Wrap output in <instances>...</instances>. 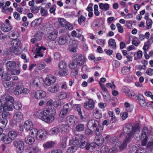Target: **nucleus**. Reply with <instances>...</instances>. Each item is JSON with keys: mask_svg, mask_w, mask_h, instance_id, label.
Masks as SVG:
<instances>
[{"mask_svg": "<svg viewBox=\"0 0 153 153\" xmlns=\"http://www.w3.org/2000/svg\"><path fill=\"white\" fill-rule=\"evenodd\" d=\"M71 145L73 146L69 147L67 150L66 152L67 153H74L77 150V147L76 145H73L71 143H70Z\"/></svg>", "mask_w": 153, "mask_h": 153, "instance_id": "nucleus-28", "label": "nucleus"}, {"mask_svg": "<svg viewBox=\"0 0 153 153\" xmlns=\"http://www.w3.org/2000/svg\"><path fill=\"white\" fill-rule=\"evenodd\" d=\"M23 115L19 111L16 112L14 116V120L16 123L20 122L23 120Z\"/></svg>", "mask_w": 153, "mask_h": 153, "instance_id": "nucleus-6", "label": "nucleus"}, {"mask_svg": "<svg viewBox=\"0 0 153 153\" xmlns=\"http://www.w3.org/2000/svg\"><path fill=\"white\" fill-rule=\"evenodd\" d=\"M8 135L13 140L16 138L17 136V133L16 131L11 130L9 132Z\"/></svg>", "mask_w": 153, "mask_h": 153, "instance_id": "nucleus-30", "label": "nucleus"}, {"mask_svg": "<svg viewBox=\"0 0 153 153\" xmlns=\"http://www.w3.org/2000/svg\"><path fill=\"white\" fill-rule=\"evenodd\" d=\"M78 65L76 60L74 59L69 65V67L71 69H74L76 68Z\"/></svg>", "mask_w": 153, "mask_h": 153, "instance_id": "nucleus-47", "label": "nucleus"}, {"mask_svg": "<svg viewBox=\"0 0 153 153\" xmlns=\"http://www.w3.org/2000/svg\"><path fill=\"white\" fill-rule=\"evenodd\" d=\"M137 100L140 105L143 107H145L147 105V103L145 99L141 94H139L138 95Z\"/></svg>", "mask_w": 153, "mask_h": 153, "instance_id": "nucleus-9", "label": "nucleus"}, {"mask_svg": "<svg viewBox=\"0 0 153 153\" xmlns=\"http://www.w3.org/2000/svg\"><path fill=\"white\" fill-rule=\"evenodd\" d=\"M57 33L52 32L49 34L48 36L49 39L51 41H54L57 37Z\"/></svg>", "mask_w": 153, "mask_h": 153, "instance_id": "nucleus-36", "label": "nucleus"}, {"mask_svg": "<svg viewBox=\"0 0 153 153\" xmlns=\"http://www.w3.org/2000/svg\"><path fill=\"white\" fill-rule=\"evenodd\" d=\"M88 125L90 127L94 129L101 125L97 120L94 119L89 120L88 122Z\"/></svg>", "mask_w": 153, "mask_h": 153, "instance_id": "nucleus-7", "label": "nucleus"}, {"mask_svg": "<svg viewBox=\"0 0 153 153\" xmlns=\"http://www.w3.org/2000/svg\"><path fill=\"white\" fill-rule=\"evenodd\" d=\"M108 115L111 117V120L112 122H114L116 121V117L113 111H109Z\"/></svg>", "mask_w": 153, "mask_h": 153, "instance_id": "nucleus-53", "label": "nucleus"}, {"mask_svg": "<svg viewBox=\"0 0 153 153\" xmlns=\"http://www.w3.org/2000/svg\"><path fill=\"white\" fill-rule=\"evenodd\" d=\"M67 97V94L66 93L62 92L59 93L58 97L60 100L65 99Z\"/></svg>", "mask_w": 153, "mask_h": 153, "instance_id": "nucleus-43", "label": "nucleus"}, {"mask_svg": "<svg viewBox=\"0 0 153 153\" xmlns=\"http://www.w3.org/2000/svg\"><path fill=\"white\" fill-rule=\"evenodd\" d=\"M23 86L22 85H17L14 91V93L16 95H19L22 93Z\"/></svg>", "mask_w": 153, "mask_h": 153, "instance_id": "nucleus-24", "label": "nucleus"}, {"mask_svg": "<svg viewBox=\"0 0 153 153\" xmlns=\"http://www.w3.org/2000/svg\"><path fill=\"white\" fill-rule=\"evenodd\" d=\"M74 59L76 60L78 66H81L84 64L86 60V58L83 55H79Z\"/></svg>", "mask_w": 153, "mask_h": 153, "instance_id": "nucleus-12", "label": "nucleus"}, {"mask_svg": "<svg viewBox=\"0 0 153 153\" xmlns=\"http://www.w3.org/2000/svg\"><path fill=\"white\" fill-rule=\"evenodd\" d=\"M42 49L45 50H46V48L45 47H41L39 48L38 49L36 54L34 56L35 58H37L38 56L42 57L43 56V55L42 53Z\"/></svg>", "mask_w": 153, "mask_h": 153, "instance_id": "nucleus-27", "label": "nucleus"}, {"mask_svg": "<svg viewBox=\"0 0 153 153\" xmlns=\"http://www.w3.org/2000/svg\"><path fill=\"white\" fill-rule=\"evenodd\" d=\"M93 114L94 117L97 119H100L102 116V114L97 109H95L93 111Z\"/></svg>", "mask_w": 153, "mask_h": 153, "instance_id": "nucleus-34", "label": "nucleus"}, {"mask_svg": "<svg viewBox=\"0 0 153 153\" xmlns=\"http://www.w3.org/2000/svg\"><path fill=\"white\" fill-rule=\"evenodd\" d=\"M60 129L62 131L67 132L69 131V126L66 124H64L61 125Z\"/></svg>", "mask_w": 153, "mask_h": 153, "instance_id": "nucleus-40", "label": "nucleus"}, {"mask_svg": "<svg viewBox=\"0 0 153 153\" xmlns=\"http://www.w3.org/2000/svg\"><path fill=\"white\" fill-rule=\"evenodd\" d=\"M40 79H42L41 78L39 77H36L33 82V83L34 86L36 87H38L40 86L41 85Z\"/></svg>", "mask_w": 153, "mask_h": 153, "instance_id": "nucleus-31", "label": "nucleus"}, {"mask_svg": "<svg viewBox=\"0 0 153 153\" xmlns=\"http://www.w3.org/2000/svg\"><path fill=\"white\" fill-rule=\"evenodd\" d=\"M99 7L100 9L106 11L109 9V4L107 3H101L99 4Z\"/></svg>", "mask_w": 153, "mask_h": 153, "instance_id": "nucleus-39", "label": "nucleus"}, {"mask_svg": "<svg viewBox=\"0 0 153 153\" xmlns=\"http://www.w3.org/2000/svg\"><path fill=\"white\" fill-rule=\"evenodd\" d=\"M33 124L30 120L26 121L24 125V127L27 131L30 130L33 127Z\"/></svg>", "mask_w": 153, "mask_h": 153, "instance_id": "nucleus-25", "label": "nucleus"}, {"mask_svg": "<svg viewBox=\"0 0 153 153\" xmlns=\"http://www.w3.org/2000/svg\"><path fill=\"white\" fill-rule=\"evenodd\" d=\"M18 48H10L9 51L11 53H13L16 54H18L20 53V51H19Z\"/></svg>", "mask_w": 153, "mask_h": 153, "instance_id": "nucleus-55", "label": "nucleus"}, {"mask_svg": "<svg viewBox=\"0 0 153 153\" xmlns=\"http://www.w3.org/2000/svg\"><path fill=\"white\" fill-rule=\"evenodd\" d=\"M55 144V141H51L43 144V146L45 148L49 149L52 148Z\"/></svg>", "mask_w": 153, "mask_h": 153, "instance_id": "nucleus-26", "label": "nucleus"}, {"mask_svg": "<svg viewBox=\"0 0 153 153\" xmlns=\"http://www.w3.org/2000/svg\"><path fill=\"white\" fill-rule=\"evenodd\" d=\"M13 103L10 104L9 102H6L3 105V110L5 111H12L13 109Z\"/></svg>", "mask_w": 153, "mask_h": 153, "instance_id": "nucleus-20", "label": "nucleus"}, {"mask_svg": "<svg viewBox=\"0 0 153 153\" xmlns=\"http://www.w3.org/2000/svg\"><path fill=\"white\" fill-rule=\"evenodd\" d=\"M14 85V82H5L3 83V85L5 88H10L12 87Z\"/></svg>", "mask_w": 153, "mask_h": 153, "instance_id": "nucleus-52", "label": "nucleus"}, {"mask_svg": "<svg viewBox=\"0 0 153 153\" xmlns=\"http://www.w3.org/2000/svg\"><path fill=\"white\" fill-rule=\"evenodd\" d=\"M7 120L6 119L3 120L0 119V128H4L6 126Z\"/></svg>", "mask_w": 153, "mask_h": 153, "instance_id": "nucleus-51", "label": "nucleus"}, {"mask_svg": "<svg viewBox=\"0 0 153 153\" xmlns=\"http://www.w3.org/2000/svg\"><path fill=\"white\" fill-rule=\"evenodd\" d=\"M108 151V147L106 146L103 145L101 148L100 151L101 153H106Z\"/></svg>", "mask_w": 153, "mask_h": 153, "instance_id": "nucleus-63", "label": "nucleus"}, {"mask_svg": "<svg viewBox=\"0 0 153 153\" xmlns=\"http://www.w3.org/2000/svg\"><path fill=\"white\" fill-rule=\"evenodd\" d=\"M59 66L61 70L66 68L67 67L66 63L63 61H61L59 62Z\"/></svg>", "mask_w": 153, "mask_h": 153, "instance_id": "nucleus-58", "label": "nucleus"}, {"mask_svg": "<svg viewBox=\"0 0 153 153\" xmlns=\"http://www.w3.org/2000/svg\"><path fill=\"white\" fill-rule=\"evenodd\" d=\"M59 132V129L56 127H54L51 129L49 131V134L54 135L56 134Z\"/></svg>", "mask_w": 153, "mask_h": 153, "instance_id": "nucleus-46", "label": "nucleus"}, {"mask_svg": "<svg viewBox=\"0 0 153 153\" xmlns=\"http://www.w3.org/2000/svg\"><path fill=\"white\" fill-rule=\"evenodd\" d=\"M17 37V36H16ZM21 42L19 40L17 39L16 38L15 39H13L11 42V44L12 46L11 48H18Z\"/></svg>", "mask_w": 153, "mask_h": 153, "instance_id": "nucleus-22", "label": "nucleus"}, {"mask_svg": "<svg viewBox=\"0 0 153 153\" xmlns=\"http://www.w3.org/2000/svg\"><path fill=\"white\" fill-rule=\"evenodd\" d=\"M127 146L126 143L123 141L120 142L119 141L118 142H117L115 145V146L117 147V149L118 147L119 150L120 151H122L126 149Z\"/></svg>", "mask_w": 153, "mask_h": 153, "instance_id": "nucleus-14", "label": "nucleus"}, {"mask_svg": "<svg viewBox=\"0 0 153 153\" xmlns=\"http://www.w3.org/2000/svg\"><path fill=\"white\" fill-rule=\"evenodd\" d=\"M120 115L122 119L123 120H125L128 116V113L127 112H121L120 113Z\"/></svg>", "mask_w": 153, "mask_h": 153, "instance_id": "nucleus-64", "label": "nucleus"}, {"mask_svg": "<svg viewBox=\"0 0 153 153\" xmlns=\"http://www.w3.org/2000/svg\"><path fill=\"white\" fill-rule=\"evenodd\" d=\"M69 109L70 108L68 104H67L63 106V109L61 111L59 114V117L62 118L65 117L66 116L67 114Z\"/></svg>", "mask_w": 153, "mask_h": 153, "instance_id": "nucleus-8", "label": "nucleus"}, {"mask_svg": "<svg viewBox=\"0 0 153 153\" xmlns=\"http://www.w3.org/2000/svg\"><path fill=\"white\" fill-rule=\"evenodd\" d=\"M133 135H127L123 141L126 143L127 145L131 141Z\"/></svg>", "mask_w": 153, "mask_h": 153, "instance_id": "nucleus-56", "label": "nucleus"}, {"mask_svg": "<svg viewBox=\"0 0 153 153\" xmlns=\"http://www.w3.org/2000/svg\"><path fill=\"white\" fill-rule=\"evenodd\" d=\"M94 129L95 130L94 131L95 134L97 136H99L102 133L103 130V128L100 125Z\"/></svg>", "mask_w": 153, "mask_h": 153, "instance_id": "nucleus-32", "label": "nucleus"}, {"mask_svg": "<svg viewBox=\"0 0 153 153\" xmlns=\"http://www.w3.org/2000/svg\"><path fill=\"white\" fill-rule=\"evenodd\" d=\"M74 117L73 115H70L66 117V121L68 123L73 124L74 123Z\"/></svg>", "mask_w": 153, "mask_h": 153, "instance_id": "nucleus-50", "label": "nucleus"}, {"mask_svg": "<svg viewBox=\"0 0 153 153\" xmlns=\"http://www.w3.org/2000/svg\"><path fill=\"white\" fill-rule=\"evenodd\" d=\"M106 86L107 88H110L112 90L115 89L116 88V86L113 82L112 83H108L106 84Z\"/></svg>", "mask_w": 153, "mask_h": 153, "instance_id": "nucleus-61", "label": "nucleus"}, {"mask_svg": "<svg viewBox=\"0 0 153 153\" xmlns=\"http://www.w3.org/2000/svg\"><path fill=\"white\" fill-rule=\"evenodd\" d=\"M59 73L61 76H64L68 74V72L67 69L65 68L60 70L59 72Z\"/></svg>", "mask_w": 153, "mask_h": 153, "instance_id": "nucleus-60", "label": "nucleus"}, {"mask_svg": "<svg viewBox=\"0 0 153 153\" xmlns=\"http://www.w3.org/2000/svg\"><path fill=\"white\" fill-rule=\"evenodd\" d=\"M151 133V131L148 128L144 127L142 130L140 136L148 137L149 134Z\"/></svg>", "mask_w": 153, "mask_h": 153, "instance_id": "nucleus-19", "label": "nucleus"}, {"mask_svg": "<svg viewBox=\"0 0 153 153\" xmlns=\"http://www.w3.org/2000/svg\"><path fill=\"white\" fill-rule=\"evenodd\" d=\"M119 141L117 138L114 136L111 137L110 138V140H108V143H110L111 144H114L117 143V142Z\"/></svg>", "mask_w": 153, "mask_h": 153, "instance_id": "nucleus-45", "label": "nucleus"}, {"mask_svg": "<svg viewBox=\"0 0 153 153\" xmlns=\"http://www.w3.org/2000/svg\"><path fill=\"white\" fill-rule=\"evenodd\" d=\"M13 145L16 148L17 153H22L24 151L25 145L24 142L21 140H16L13 141Z\"/></svg>", "mask_w": 153, "mask_h": 153, "instance_id": "nucleus-4", "label": "nucleus"}, {"mask_svg": "<svg viewBox=\"0 0 153 153\" xmlns=\"http://www.w3.org/2000/svg\"><path fill=\"white\" fill-rule=\"evenodd\" d=\"M108 44L111 46L113 49L115 48L116 47V45L115 41L114 39H111L108 41Z\"/></svg>", "mask_w": 153, "mask_h": 153, "instance_id": "nucleus-42", "label": "nucleus"}, {"mask_svg": "<svg viewBox=\"0 0 153 153\" xmlns=\"http://www.w3.org/2000/svg\"><path fill=\"white\" fill-rule=\"evenodd\" d=\"M130 69V68L128 67V66H124L122 68V73L123 74L126 75L127 73L129 71Z\"/></svg>", "mask_w": 153, "mask_h": 153, "instance_id": "nucleus-57", "label": "nucleus"}, {"mask_svg": "<svg viewBox=\"0 0 153 153\" xmlns=\"http://www.w3.org/2000/svg\"><path fill=\"white\" fill-rule=\"evenodd\" d=\"M122 91L123 92L125 93L126 95L129 97H131L132 96H134L135 95L134 93L131 92L130 90L125 86L123 87Z\"/></svg>", "mask_w": 153, "mask_h": 153, "instance_id": "nucleus-15", "label": "nucleus"}, {"mask_svg": "<svg viewBox=\"0 0 153 153\" xmlns=\"http://www.w3.org/2000/svg\"><path fill=\"white\" fill-rule=\"evenodd\" d=\"M56 81V78L52 75H49L45 78V83L47 85L50 86L54 83Z\"/></svg>", "mask_w": 153, "mask_h": 153, "instance_id": "nucleus-5", "label": "nucleus"}, {"mask_svg": "<svg viewBox=\"0 0 153 153\" xmlns=\"http://www.w3.org/2000/svg\"><path fill=\"white\" fill-rule=\"evenodd\" d=\"M123 131L124 133L128 135H134L135 138L134 136L140 132L139 126L138 124H136L134 126L130 123L128 124L124 127Z\"/></svg>", "mask_w": 153, "mask_h": 153, "instance_id": "nucleus-2", "label": "nucleus"}, {"mask_svg": "<svg viewBox=\"0 0 153 153\" xmlns=\"http://www.w3.org/2000/svg\"><path fill=\"white\" fill-rule=\"evenodd\" d=\"M38 132L39 131H38L36 129L33 128L31 129L30 133L32 135L34 136V135H35L36 136H37Z\"/></svg>", "mask_w": 153, "mask_h": 153, "instance_id": "nucleus-59", "label": "nucleus"}, {"mask_svg": "<svg viewBox=\"0 0 153 153\" xmlns=\"http://www.w3.org/2000/svg\"><path fill=\"white\" fill-rule=\"evenodd\" d=\"M94 102L93 100L91 99L88 100V101L85 102L84 104V107L88 109H93L94 107Z\"/></svg>", "mask_w": 153, "mask_h": 153, "instance_id": "nucleus-10", "label": "nucleus"}, {"mask_svg": "<svg viewBox=\"0 0 153 153\" xmlns=\"http://www.w3.org/2000/svg\"><path fill=\"white\" fill-rule=\"evenodd\" d=\"M6 66L7 70L9 71L12 70L13 68H16V63L14 61H8L6 64Z\"/></svg>", "mask_w": 153, "mask_h": 153, "instance_id": "nucleus-13", "label": "nucleus"}, {"mask_svg": "<svg viewBox=\"0 0 153 153\" xmlns=\"http://www.w3.org/2000/svg\"><path fill=\"white\" fill-rule=\"evenodd\" d=\"M56 113V111L55 108H53L51 109H47L43 111V113H40L42 115L41 119L42 120L47 123L52 122L55 119L54 115Z\"/></svg>", "mask_w": 153, "mask_h": 153, "instance_id": "nucleus-1", "label": "nucleus"}, {"mask_svg": "<svg viewBox=\"0 0 153 153\" xmlns=\"http://www.w3.org/2000/svg\"><path fill=\"white\" fill-rule=\"evenodd\" d=\"M35 37L38 41H39L41 40L42 37V33L41 32H38L36 33L34 35Z\"/></svg>", "mask_w": 153, "mask_h": 153, "instance_id": "nucleus-44", "label": "nucleus"}, {"mask_svg": "<svg viewBox=\"0 0 153 153\" xmlns=\"http://www.w3.org/2000/svg\"><path fill=\"white\" fill-rule=\"evenodd\" d=\"M62 105V102L60 100H56L53 102V105L55 108H59Z\"/></svg>", "mask_w": 153, "mask_h": 153, "instance_id": "nucleus-38", "label": "nucleus"}, {"mask_svg": "<svg viewBox=\"0 0 153 153\" xmlns=\"http://www.w3.org/2000/svg\"><path fill=\"white\" fill-rule=\"evenodd\" d=\"M46 95V92L42 90H38L36 92L34 97L37 99H40L45 97Z\"/></svg>", "mask_w": 153, "mask_h": 153, "instance_id": "nucleus-11", "label": "nucleus"}, {"mask_svg": "<svg viewBox=\"0 0 153 153\" xmlns=\"http://www.w3.org/2000/svg\"><path fill=\"white\" fill-rule=\"evenodd\" d=\"M151 136L153 140L148 143L146 146L148 149H151L153 147V135Z\"/></svg>", "mask_w": 153, "mask_h": 153, "instance_id": "nucleus-62", "label": "nucleus"}, {"mask_svg": "<svg viewBox=\"0 0 153 153\" xmlns=\"http://www.w3.org/2000/svg\"><path fill=\"white\" fill-rule=\"evenodd\" d=\"M67 39L65 36H60L59 39L58 43L60 45L64 44L67 42Z\"/></svg>", "mask_w": 153, "mask_h": 153, "instance_id": "nucleus-41", "label": "nucleus"}, {"mask_svg": "<svg viewBox=\"0 0 153 153\" xmlns=\"http://www.w3.org/2000/svg\"><path fill=\"white\" fill-rule=\"evenodd\" d=\"M140 138L141 140V144L142 146H145L148 142V137L140 136Z\"/></svg>", "mask_w": 153, "mask_h": 153, "instance_id": "nucleus-37", "label": "nucleus"}, {"mask_svg": "<svg viewBox=\"0 0 153 153\" xmlns=\"http://www.w3.org/2000/svg\"><path fill=\"white\" fill-rule=\"evenodd\" d=\"M25 142L29 145L33 144L35 142V139L33 136H27L25 138Z\"/></svg>", "mask_w": 153, "mask_h": 153, "instance_id": "nucleus-21", "label": "nucleus"}, {"mask_svg": "<svg viewBox=\"0 0 153 153\" xmlns=\"http://www.w3.org/2000/svg\"><path fill=\"white\" fill-rule=\"evenodd\" d=\"M58 22L56 23L55 24L56 27L57 28L59 27V26L58 24L59 23L60 24L61 26L64 27L65 26L67 22L65 20L62 18H59L58 19Z\"/></svg>", "mask_w": 153, "mask_h": 153, "instance_id": "nucleus-23", "label": "nucleus"}, {"mask_svg": "<svg viewBox=\"0 0 153 153\" xmlns=\"http://www.w3.org/2000/svg\"><path fill=\"white\" fill-rule=\"evenodd\" d=\"M1 100L3 101L10 102L12 104L14 102L13 97L10 96L8 94H5L3 96L1 97Z\"/></svg>", "mask_w": 153, "mask_h": 153, "instance_id": "nucleus-16", "label": "nucleus"}, {"mask_svg": "<svg viewBox=\"0 0 153 153\" xmlns=\"http://www.w3.org/2000/svg\"><path fill=\"white\" fill-rule=\"evenodd\" d=\"M103 97L105 101L107 102H109L111 101V97L108 92L104 93L103 94Z\"/></svg>", "mask_w": 153, "mask_h": 153, "instance_id": "nucleus-49", "label": "nucleus"}, {"mask_svg": "<svg viewBox=\"0 0 153 153\" xmlns=\"http://www.w3.org/2000/svg\"><path fill=\"white\" fill-rule=\"evenodd\" d=\"M96 146V145L95 143H89L88 145L87 146L86 149L87 150H89L90 152H92L94 151Z\"/></svg>", "mask_w": 153, "mask_h": 153, "instance_id": "nucleus-29", "label": "nucleus"}, {"mask_svg": "<svg viewBox=\"0 0 153 153\" xmlns=\"http://www.w3.org/2000/svg\"><path fill=\"white\" fill-rule=\"evenodd\" d=\"M2 141L5 144H9L11 143L12 140L8 137V136H7L4 134V135L0 136V141Z\"/></svg>", "mask_w": 153, "mask_h": 153, "instance_id": "nucleus-17", "label": "nucleus"}, {"mask_svg": "<svg viewBox=\"0 0 153 153\" xmlns=\"http://www.w3.org/2000/svg\"><path fill=\"white\" fill-rule=\"evenodd\" d=\"M84 129V125L82 123H79L75 127L76 130L78 132L83 131Z\"/></svg>", "mask_w": 153, "mask_h": 153, "instance_id": "nucleus-35", "label": "nucleus"}, {"mask_svg": "<svg viewBox=\"0 0 153 153\" xmlns=\"http://www.w3.org/2000/svg\"><path fill=\"white\" fill-rule=\"evenodd\" d=\"M14 108L17 110H19L21 109L22 105L19 102H16L14 105Z\"/></svg>", "mask_w": 153, "mask_h": 153, "instance_id": "nucleus-54", "label": "nucleus"}, {"mask_svg": "<svg viewBox=\"0 0 153 153\" xmlns=\"http://www.w3.org/2000/svg\"><path fill=\"white\" fill-rule=\"evenodd\" d=\"M47 134V131L45 130L39 131L36 137L38 139H44Z\"/></svg>", "mask_w": 153, "mask_h": 153, "instance_id": "nucleus-18", "label": "nucleus"}, {"mask_svg": "<svg viewBox=\"0 0 153 153\" xmlns=\"http://www.w3.org/2000/svg\"><path fill=\"white\" fill-rule=\"evenodd\" d=\"M48 91L52 93H56L59 91V86L57 85L51 86L48 88Z\"/></svg>", "mask_w": 153, "mask_h": 153, "instance_id": "nucleus-33", "label": "nucleus"}, {"mask_svg": "<svg viewBox=\"0 0 153 153\" xmlns=\"http://www.w3.org/2000/svg\"><path fill=\"white\" fill-rule=\"evenodd\" d=\"M2 79L3 81H9L11 79V77L10 75L7 73L3 74L1 76Z\"/></svg>", "mask_w": 153, "mask_h": 153, "instance_id": "nucleus-48", "label": "nucleus"}, {"mask_svg": "<svg viewBox=\"0 0 153 153\" xmlns=\"http://www.w3.org/2000/svg\"><path fill=\"white\" fill-rule=\"evenodd\" d=\"M70 143L73 145H76L77 147H80L81 148H85L89 143L88 141L85 138L81 139L80 140L76 137L74 140H71L70 141Z\"/></svg>", "mask_w": 153, "mask_h": 153, "instance_id": "nucleus-3", "label": "nucleus"}]
</instances>
